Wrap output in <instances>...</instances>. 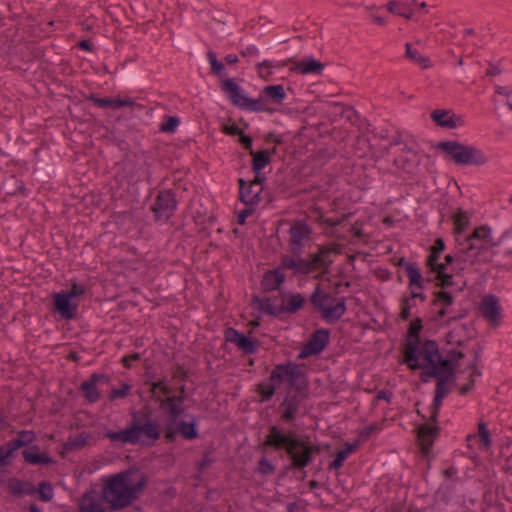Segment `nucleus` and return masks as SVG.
<instances>
[{
	"instance_id": "obj_59",
	"label": "nucleus",
	"mask_w": 512,
	"mask_h": 512,
	"mask_svg": "<svg viewBox=\"0 0 512 512\" xmlns=\"http://www.w3.org/2000/svg\"><path fill=\"white\" fill-rule=\"evenodd\" d=\"M258 469L262 474H272L275 470L273 464L266 458H262L258 463Z\"/></svg>"
},
{
	"instance_id": "obj_10",
	"label": "nucleus",
	"mask_w": 512,
	"mask_h": 512,
	"mask_svg": "<svg viewBox=\"0 0 512 512\" xmlns=\"http://www.w3.org/2000/svg\"><path fill=\"white\" fill-rule=\"evenodd\" d=\"M82 97L91 103H93L94 106L101 108V109H112V110H118L123 107H131L132 112L141 111L143 109H147L146 106L137 103L135 99L126 97L121 98L120 96L112 98V97H98V95L94 92L90 93H82Z\"/></svg>"
},
{
	"instance_id": "obj_5",
	"label": "nucleus",
	"mask_w": 512,
	"mask_h": 512,
	"mask_svg": "<svg viewBox=\"0 0 512 512\" xmlns=\"http://www.w3.org/2000/svg\"><path fill=\"white\" fill-rule=\"evenodd\" d=\"M436 148L443 152L446 158L459 166H484L489 157L476 146L463 144L456 140H443L437 143Z\"/></svg>"
},
{
	"instance_id": "obj_20",
	"label": "nucleus",
	"mask_w": 512,
	"mask_h": 512,
	"mask_svg": "<svg viewBox=\"0 0 512 512\" xmlns=\"http://www.w3.org/2000/svg\"><path fill=\"white\" fill-rule=\"evenodd\" d=\"M289 233L291 252L294 256H300L303 246L310 241L311 230L309 226H291Z\"/></svg>"
},
{
	"instance_id": "obj_26",
	"label": "nucleus",
	"mask_w": 512,
	"mask_h": 512,
	"mask_svg": "<svg viewBox=\"0 0 512 512\" xmlns=\"http://www.w3.org/2000/svg\"><path fill=\"white\" fill-rule=\"evenodd\" d=\"M325 64L316 60L313 57H307L297 62L293 67L290 68L291 72H297L302 75L308 74H321L324 70Z\"/></svg>"
},
{
	"instance_id": "obj_3",
	"label": "nucleus",
	"mask_w": 512,
	"mask_h": 512,
	"mask_svg": "<svg viewBox=\"0 0 512 512\" xmlns=\"http://www.w3.org/2000/svg\"><path fill=\"white\" fill-rule=\"evenodd\" d=\"M263 446L285 451L291 460L290 467L294 470H304L314 455L321 451L319 445L313 444L309 437H299L295 432L276 425L269 426Z\"/></svg>"
},
{
	"instance_id": "obj_30",
	"label": "nucleus",
	"mask_w": 512,
	"mask_h": 512,
	"mask_svg": "<svg viewBox=\"0 0 512 512\" xmlns=\"http://www.w3.org/2000/svg\"><path fill=\"white\" fill-rule=\"evenodd\" d=\"M284 280V275L278 269L270 270L264 274L261 286L265 292H271L278 289Z\"/></svg>"
},
{
	"instance_id": "obj_22",
	"label": "nucleus",
	"mask_w": 512,
	"mask_h": 512,
	"mask_svg": "<svg viewBox=\"0 0 512 512\" xmlns=\"http://www.w3.org/2000/svg\"><path fill=\"white\" fill-rule=\"evenodd\" d=\"M225 339L227 342L235 344L244 354L250 355L257 351L254 342L234 328H228L225 331Z\"/></svg>"
},
{
	"instance_id": "obj_43",
	"label": "nucleus",
	"mask_w": 512,
	"mask_h": 512,
	"mask_svg": "<svg viewBox=\"0 0 512 512\" xmlns=\"http://www.w3.org/2000/svg\"><path fill=\"white\" fill-rule=\"evenodd\" d=\"M180 124L177 116L165 115L163 121L159 125V131L164 133H174Z\"/></svg>"
},
{
	"instance_id": "obj_33",
	"label": "nucleus",
	"mask_w": 512,
	"mask_h": 512,
	"mask_svg": "<svg viewBox=\"0 0 512 512\" xmlns=\"http://www.w3.org/2000/svg\"><path fill=\"white\" fill-rule=\"evenodd\" d=\"M161 410L167 412V420L164 425V430H178L177 419L183 414L184 408H178L175 404L162 405L159 404Z\"/></svg>"
},
{
	"instance_id": "obj_48",
	"label": "nucleus",
	"mask_w": 512,
	"mask_h": 512,
	"mask_svg": "<svg viewBox=\"0 0 512 512\" xmlns=\"http://www.w3.org/2000/svg\"><path fill=\"white\" fill-rule=\"evenodd\" d=\"M439 257L440 254H433V252L430 251L429 256L426 260V265L432 272L441 273V270L446 269L445 264L438 262Z\"/></svg>"
},
{
	"instance_id": "obj_42",
	"label": "nucleus",
	"mask_w": 512,
	"mask_h": 512,
	"mask_svg": "<svg viewBox=\"0 0 512 512\" xmlns=\"http://www.w3.org/2000/svg\"><path fill=\"white\" fill-rule=\"evenodd\" d=\"M276 387H278L277 384H274L271 381L269 383L261 382L257 384L256 392L261 397L260 401L266 402L270 400L275 394Z\"/></svg>"
},
{
	"instance_id": "obj_56",
	"label": "nucleus",
	"mask_w": 512,
	"mask_h": 512,
	"mask_svg": "<svg viewBox=\"0 0 512 512\" xmlns=\"http://www.w3.org/2000/svg\"><path fill=\"white\" fill-rule=\"evenodd\" d=\"M444 271L445 270H441V273H437L436 276V278L439 280V286L443 289L450 287L453 284L452 274H447Z\"/></svg>"
},
{
	"instance_id": "obj_55",
	"label": "nucleus",
	"mask_w": 512,
	"mask_h": 512,
	"mask_svg": "<svg viewBox=\"0 0 512 512\" xmlns=\"http://www.w3.org/2000/svg\"><path fill=\"white\" fill-rule=\"evenodd\" d=\"M238 142L243 147V149L249 152V154L254 151L253 138L250 135L245 134V132L239 135Z\"/></svg>"
},
{
	"instance_id": "obj_60",
	"label": "nucleus",
	"mask_w": 512,
	"mask_h": 512,
	"mask_svg": "<svg viewBox=\"0 0 512 512\" xmlns=\"http://www.w3.org/2000/svg\"><path fill=\"white\" fill-rule=\"evenodd\" d=\"M442 400L443 399L438 398L436 396H434V398H433L432 411H431V415H430V420L432 422H437V418H438V415H439V410H440L441 405H442Z\"/></svg>"
},
{
	"instance_id": "obj_12",
	"label": "nucleus",
	"mask_w": 512,
	"mask_h": 512,
	"mask_svg": "<svg viewBox=\"0 0 512 512\" xmlns=\"http://www.w3.org/2000/svg\"><path fill=\"white\" fill-rule=\"evenodd\" d=\"M455 233L458 235L465 234V239L469 242V249L480 248L484 245H497L498 240L492 236L489 226H475L469 231L470 226H454Z\"/></svg>"
},
{
	"instance_id": "obj_53",
	"label": "nucleus",
	"mask_w": 512,
	"mask_h": 512,
	"mask_svg": "<svg viewBox=\"0 0 512 512\" xmlns=\"http://www.w3.org/2000/svg\"><path fill=\"white\" fill-rule=\"evenodd\" d=\"M130 389V385L123 383L119 389H112L110 391L109 399L113 401L118 398H124L128 395Z\"/></svg>"
},
{
	"instance_id": "obj_50",
	"label": "nucleus",
	"mask_w": 512,
	"mask_h": 512,
	"mask_svg": "<svg viewBox=\"0 0 512 512\" xmlns=\"http://www.w3.org/2000/svg\"><path fill=\"white\" fill-rule=\"evenodd\" d=\"M478 436L482 442V445L485 448H489L492 444L490 432L487 428V425L484 422H479L478 424Z\"/></svg>"
},
{
	"instance_id": "obj_11",
	"label": "nucleus",
	"mask_w": 512,
	"mask_h": 512,
	"mask_svg": "<svg viewBox=\"0 0 512 512\" xmlns=\"http://www.w3.org/2000/svg\"><path fill=\"white\" fill-rule=\"evenodd\" d=\"M155 221L169 220L177 209L176 193L172 189L160 190L151 207Z\"/></svg>"
},
{
	"instance_id": "obj_2",
	"label": "nucleus",
	"mask_w": 512,
	"mask_h": 512,
	"mask_svg": "<svg viewBox=\"0 0 512 512\" xmlns=\"http://www.w3.org/2000/svg\"><path fill=\"white\" fill-rule=\"evenodd\" d=\"M220 88L233 106L249 112H265L270 115L277 111L271 105H282L287 97L282 84L263 87L257 99L247 96L235 78L221 79Z\"/></svg>"
},
{
	"instance_id": "obj_32",
	"label": "nucleus",
	"mask_w": 512,
	"mask_h": 512,
	"mask_svg": "<svg viewBox=\"0 0 512 512\" xmlns=\"http://www.w3.org/2000/svg\"><path fill=\"white\" fill-rule=\"evenodd\" d=\"M405 57L422 69H428L433 66L430 58L420 54L419 51L413 48L412 44L409 42L405 44Z\"/></svg>"
},
{
	"instance_id": "obj_38",
	"label": "nucleus",
	"mask_w": 512,
	"mask_h": 512,
	"mask_svg": "<svg viewBox=\"0 0 512 512\" xmlns=\"http://www.w3.org/2000/svg\"><path fill=\"white\" fill-rule=\"evenodd\" d=\"M405 271L409 278V288L417 287L422 290L424 286L419 268L412 263H407L405 265Z\"/></svg>"
},
{
	"instance_id": "obj_4",
	"label": "nucleus",
	"mask_w": 512,
	"mask_h": 512,
	"mask_svg": "<svg viewBox=\"0 0 512 512\" xmlns=\"http://www.w3.org/2000/svg\"><path fill=\"white\" fill-rule=\"evenodd\" d=\"M161 436V426L153 419L144 423L133 421L131 425L121 431H109L106 437L112 442L142 446L154 445Z\"/></svg>"
},
{
	"instance_id": "obj_27",
	"label": "nucleus",
	"mask_w": 512,
	"mask_h": 512,
	"mask_svg": "<svg viewBox=\"0 0 512 512\" xmlns=\"http://www.w3.org/2000/svg\"><path fill=\"white\" fill-rule=\"evenodd\" d=\"M332 252H336V249L322 248L318 253L312 255L311 260L306 261V264L309 265V273L315 269H324L326 271L332 263L330 259Z\"/></svg>"
},
{
	"instance_id": "obj_25",
	"label": "nucleus",
	"mask_w": 512,
	"mask_h": 512,
	"mask_svg": "<svg viewBox=\"0 0 512 512\" xmlns=\"http://www.w3.org/2000/svg\"><path fill=\"white\" fill-rule=\"evenodd\" d=\"M301 398L296 394H287L283 402L280 404L282 412L281 419L285 423H291L296 419L299 410Z\"/></svg>"
},
{
	"instance_id": "obj_54",
	"label": "nucleus",
	"mask_w": 512,
	"mask_h": 512,
	"mask_svg": "<svg viewBox=\"0 0 512 512\" xmlns=\"http://www.w3.org/2000/svg\"><path fill=\"white\" fill-rule=\"evenodd\" d=\"M348 456L342 450L337 451L335 459L329 464V470H337L343 466L344 461Z\"/></svg>"
},
{
	"instance_id": "obj_52",
	"label": "nucleus",
	"mask_w": 512,
	"mask_h": 512,
	"mask_svg": "<svg viewBox=\"0 0 512 512\" xmlns=\"http://www.w3.org/2000/svg\"><path fill=\"white\" fill-rule=\"evenodd\" d=\"M38 492L40 499L45 502L50 501L54 495L52 486L47 482H41L39 484Z\"/></svg>"
},
{
	"instance_id": "obj_57",
	"label": "nucleus",
	"mask_w": 512,
	"mask_h": 512,
	"mask_svg": "<svg viewBox=\"0 0 512 512\" xmlns=\"http://www.w3.org/2000/svg\"><path fill=\"white\" fill-rule=\"evenodd\" d=\"M17 438H19V440H21V442L24 444V446H27L35 441L36 435L33 431L22 430L18 433Z\"/></svg>"
},
{
	"instance_id": "obj_28",
	"label": "nucleus",
	"mask_w": 512,
	"mask_h": 512,
	"mask_svg": "<svg viewBox=\"0 0 512 512\" xmlns=\"http://www.w3.org/2000/svg\"><path fill=\"white\" fill-rule=\"evenodd\" d=\"M24 460L32 465H49L53 462V459L46 453H39V447L37 445L30 446L23 452Z\"/></svg>"
},
{
	"instance_id": "obj_15",
	"label": "nucleus",
	"mask_w": 512,
	"mask_h": 512,
	"mask_svg": "<svg viewBox=\"0 0 512 512\" xmlns=\"http://www.w3.org/2000/svg\"><path fill=\"white\" fill-rule=\"evenodd\" d=\"M479 311L481 316L492 326L497 327L501 323V306L499 299L492 294L482 297Z\"/></svg>"
},
{
	"instance_id": "obj_49",
	"label": "nucleus",
	"mask_w": 512,
	"mask_h": 512,
	"mask_svg": "<svg viewBox=\"0 0 512 512\" xmlns=\"http://www.w3.org/2000/svg\"><path fill=\"white\" fill-rule=\"evenodd\" d=\"M194 224L200 225V224H211L216 220V217L213 213L207 214L206 211L202 212L201 210H196L195 214L193 215Z\"/></svg>"
},
{
	"instance_id": "obj_61",
	"label": "nucleus",
	"mask_w": 512,
	"mask_h": 512,
	"mask_svg": "<svg viewBox=\"0 0 512 512\" xmlns=\"http://www.w3.org/2000/svg\"><path fill=\"white\" fill-rule=\"evenodd\" d=\"M77 47L83 51L86 52H94L95 51V45L90 39H81L77 43Z\"/></svg>"
},
{
	"instance_id": "obj_35",
	"label": "nucleus",
	"mask_w": 512,
	"mask_h": 512,
	"mask_svg": "<svg viewBox=\"0 0 512 512\" xmlns=\"http://www.w3.org/2000/svg\"><path fill=\"white\" fill-rule=\"evenodd\" d=\"M251 159V169L254 174H259V171H262L267 165L271 163V159H269V153L266 150H258L250 153Z\"/></svg>"
},
{
	"instance_id": "obj_1",
	"label": "nucleus",
	"mask_w": 512,
	"mask_h": 512,
	"mask_svg": "<svg viewBox=\"0 0 512 512\" xmlns=\"http://www.w3.org/2000/svg\"><path fill=\"white\" fill-rule=\"evenodd\" d=\"M147 485V478L134 471L111 476L102 490H86L77 501L78 512H114L130 506Z\"/></svg>"
},
{
	"instance_id": "obj_16",
	"label": "nucleus",
	"mask_w": 512,
	"mask_h": 512,
	"mask_svg": "<svg viewBox=\"0 0 512 512\" xmlns=\"http://www.w3.org/2000/svg\"><path fill=\"white\" fill-rule=\"evenodd\" d=\"M329 342V331L327 329L316 330L302 347L298 359H305L312 355L321 353Z\"/></svg>"
},
{
	"instance_id": "obj_8",
	"label": "nucleus",
	"mask_w": 512,
	"mask_h": 512,
	"mask_svg": "<svg viewBox=\"0 0 512 512\" xmlns=\"http://www.w3.org/2000/svg\"><path fill=\"white\" fill-rule=\"evenodd\" d=\"M269 381L277 384V386L287 382L298 392L304 390L308 384L303 371L293 362L276 365L271 371Z\"/></svg>"
},
{
	"instance_id": "obj_6",
	"label": "nucleus",
	"mask_w": 512,
	"mask_h": 512,
	"mask_svg": "<svg viewBox=\"0 0 512 512\" xmlns=\"http://www.w3.org/2000/svg\"><path fill=\"white\" fill-rule=\"evenodd\" d=\"M423 355L427 362L426 366H421V381L428 382L430 378L440 379L445 374H454V365L451 361L444 360L438 351V345L433 340H426L423 344Z\"/></svg>"
},
{
	"instance_id": "obj_37",
	"label": "nucleus",
	"mask_w": 512,
	"mask_h": 512,
	"mask_svg": "<svg viewBox=\"0 0 512 512\" xmlns=\"http://www.w3.org/2000/svg\"><path fill=\"white\" fill-rule=\"evenodd\" d=\"M385 8L392 14L403 17L407 20H411L413 17V11L409 6L398 0H391L385 4Z\"/></svg>"
},
{
	"instance_id": "obj_14",
	"label": "nucleus",
	"mask_w": 512,
	"mask_h": 512,
	"mask_svg": "<svg viewBox=\"0 0 512 512\" xmlns=\"http://www.w3.org/2000/svg\"><path fill=\"white\" fill-rule=\"evenodd\" d=\"M453 303L454 297L450 292L437 291L434 293L433 304L439 307L438 318L442 319L447 317V325L451 324L453 321L462 319L466 316V312L464 310L459 311L457 314H454L453 311L450 309Z\"/></svg>"
},
{
	"instance_id": "obj_21",
	"label": "nucleus",
	"mask_w": 512,
	"mask_h": 512,
	"mask_svg": "<svg viewBox=\"0 0 512 512\" xmlns=\"http://www.w3.org/2000/svg\"><path fill=\"white\" fill-rule=\"evenodd\" d=\"M53 300L55 310L63 319L71 320L75 317L78 303L73 302L68 295L59 292L54 294Z\"/></svg>"
},
{
	"instance_id": "obj_51",
	"label": "nucleus",
	"mask_w": 512,
	"mask_h": 512,
	"mask_svg": "<svg viewBox=\"0 0 512 512\" xmlns=\"http://www.w3.org/2000/svg\"><path fill=\"white\" fill-rule=\"evenodd\" d=\"M61 293L68 295L71 299L74 300L75 298H78L86 293V287L76 282H72L71 288L66 291H61Z\"/></svg>"
},
{
	"instance_id": "obj_58",
	"label": "nucleus",
	"mask_w": 512,
	"mask_h": 512,
	"mask_svg": "<svg viewBox=\"0 0 512 512\" xmlns=\"http://www.w3.org/2000/svg\"><path fill=\"white\" fill-rule=\"evenodd\" d=\"M265 143H274L275 146L284 144V136L283 134H276L273 131L268 132L264 136Z\"/></svg>"
},
{
	"instance_id": "obj_44",
	"label": "nucleus",
	"mask_w": 512,
	"mask_h": 512,
	"mask_svg": "<svg viewBox=\"0 0 512 512\" xmlns=\"http://www.w3.org/2000/svg\"><path fill=\"white\" fill-rule=\"evenodd\" d=\"M407 218V215L399 207H394L382 219V224H399Z\"/></svg>"
},
{
	"instance_id": "obj_9",
	"label": "nucleus",
	"mask_w": 512,
	"mask_h": 512,
	"mask_svg": "<svg viewBox=\"0 0 512 512\" xmlns=\"http://www.w3.org/2000/svg\"><path fill=\"white\" fill-rule=\"evenodd\" d=\"M422 328L423 325L421 318H417L414 321H412L407 333V340L404 344V363L411 370H416L420 368V363L418 361L423 352V349H419L420 332Z\"/></svg>"
},
{
	"instance_id": "obj_41",
	"label": "nucleus",
	"mask_w": 512,
	"mask_h": 512,
	"mask_svg": "<svg viewBox=\"0 0 512 512\" xmlns=\"http://www.w3.org/2000/svg\"><path fill=\"white\" fill-rule=\"evenodd\" d=\"M274 68V61L272 60H264L255 65V70L259 78L264 81H270L272 79Z\"/></svg>"
},
{
	"instance_id": "obj_36",
	"label": "nucleus",
	"mask_w": 512,
	"mask_h": 512,
	"mask_svg": "<svg viewBox=\"0 0 512 512\" xmlns=\"http://www.w3.org/2000/svg\"><path fill=\"white\" fill-rule=\"evenodd\" d=\"M312 214L314 218L318 221V224H342L344 221H346L349 216H351V213L342 212L339 214V216L334 217H325L324 212L321 208L316 207L313 209Z\"/></svg>"
},
{
	"instance_id": "obj_40",
	"label": "nucleus",
	"mask_w": 512,
	"mask_h": 512,
	"mask_svg": "<svg viewBox=\"0 0 512 512\" xmlns=\"http://www.w3.org/2000/svg\"><path fill=\"white\" fill-rule=\"evenodd\" d=\"M197 422L193 417L191 422L180 421L178 424V432L179 434L188 440H192L198 437V431L196 428Z\"/></svg>"
},
{
	"instance_id": "obj_23",
	"label": "nucleus",
	"mask_w": 512,
	"mask_h": 512,
	"mask_svg": "<svg viewBox=\"0 0 512 512\" xmlns=\"http://www.w3.org/2000/svg\"><path fill=\"white\" fill-rule=\"evenodd\" d=\"M100 380L108 381V377L104 374L99 375L97 373H93L90 378L87 381H84L80 386V390L89 403H95L100 400L101 394L97 388V383Z\"/></svg>"
},
{
	"instance_id": "obj_18",
	"label": "nucleus",
	"mask_w": 512,
	"mask_h": 512,
	"mask_svg": "<svg viewBox=\"0 0 512 512\" xmlns=\"http://www.w3.org/2000/svg\"><path fill=\"white\" fill-rule=\"evenodd\" d=\"M0 190L5 196L11 197H27L30 193V189L26 187L25 182L15 174L8 175L4 178Z\"/></svg>"
},
{
	"instance_id": "obj_39",
	"label": "nucleus",
	"mask_w": 512,
	"mask_h": 512,
	"mask_svg": "<svg viewBox=\"0 0 512 512\" xmlns=\"http://www.w3.org/2000/svg\"><path fill=\"white\" fill-rule=\"evenodd\" d=\"M208 63L210 65V71L213 75L222 78L226 76V69L223 62L217 59L216 53L212 50H209L206 54Z\"/></svg>"
},
{
	"instance_id": "obj_19",
	"label": "nucleus",
	"mask_w": 512,
	"mask_h": 512,
	"mask_svg": "<svg viewBox=\"0 0 512 512\" xmlns=\"http://www.w3.org/2000/svg\"><path fill=\"white\" fill-rule=\"evenodd\" d=\"M438 434L439 427L437 422H432L430 419L427 423L418 427L417 437L424 454H428L430 452L434 438L437 437Z\"/></svg>"
},
{
	"instance_id": "obj_63",
	"label": "nucleus",
	"mask_w": 512,
	"mask_h": 512,
	"mask_svg": "<svg viewBox=\"0 0 512 512\" xmlns=\"http://www.w3.org/2000/svg\"><path fill=\"white\" fill-rule=\"evenodd\" d=\"M23 485L24 483L20 480H11L9 482V489L13 494H22L25 492Z\"/></svg>"
},
{
	"instance_id": "obj_31",
	"label": "nucleus",
	"mask_w": 512,
	"mask_h": 512,
	"mask_svg": "<svg viewBox=\"0 0 512 512\" xmlns=\"http://www.w3.org/2000/svg\"><path fill=\"white\" fill-rule=\"evenodd\" d=\"M253 303L257 304L259 310L268 315L277 316L282 313L281 302L279 301V299H260L258 297H254Z\"/></svg>"
},
{
	"instance_id": "obj_34",
	"label": "nucleus",
	"mask_w": 512,
	"mask_h": 512,
	"mask_svg": "<svg viewBox=\"0 0 512 512\" xmlns=\"http://www.w3.org/2000/svg\"><path fill=\"white\" fill-rule=\"evenodd\" d=\"M282 267L285 269L293 270L298 274H308L309 265L306 264V260L294 259L289 255H284L281 259Z\"/></svg>"
},
{
	"instance_id": "obj_17",
	"label": "nucleus",
	"mask_w": 512,
	"mask_h": 512,
	"mask_svg": "<svg viewBox=\"0 0 512 512\" xmlns=\"http://www.w3.org/2000/svg\"><path fill=\"white\" fill-rule=\"evenodd\" d=\"M430 118L437 126L446 129L464 125L462 116L456 115L452 110L435 109L431 112Z\"/></svg>"
},
{
	"instance_id": "obj_46",
	"label": "nucleus",
	"mask_w": 512,
	"mask_h": 512,
	"mask_svg": "<svg viewBox=\"0 0 512 512\" xmlns=\"http://www.w3.org/2000/svg\"><path fill=\"white\" fill-rule=\"evenodd\" d=\"M452 375L453 374H445V376H442L440 379L437 380L434 396L441 399L447 396V394L449 393V390L447 388V381Z\"/></svg>"
},
{
	"instance_id": "obj_62",
	"label": "nucleus",
	"mask_w": 512,
	"mask_h": 512,
	"mask_svg": "<svg viewBox=\"0 0 512 512\" xmlns=\"http://www.w3.org/2000/svg\"><path fill=\"white\" fill-rule=\"evenodd\" d=\"M172 375H173V378L174 379H178V380H185L187 379L188 377V373L187 371L183 368V366L177 364L173 371H172Z\"/></svg>"
},
{
	"instance_id": "obj_64",
	"label": "nucleus",
	"mask_w": 512,
	"mask_h": 512,
	"mask_svg": "<svg viewBox=\"0 0 512 512\" xmlns=\"http://www.w3.org/2000/svg\"><path fill=\"white\" fill-rule=\"evenodd\" d=\"M464 357V353L461 351L451 350L448 352V358H443L444 360L451 361V364L456 367L457 362Z\"/></svg>"
},
{
	"instance_id": "obj_45",
	"label": "nucleus",
	"mask_w": 512,
	"mask_h": 512,
	"mask_svg": "<svg viewBox=\"0 0 512 512\" xmlns=\"http://www.w3.org/2000/svg\"><path fill=\"white\" fill-rule=\"evenodd\" d=\"M472 213L462 208H456L451 213L452 224H470Z\"/></svg>"
},
{
	"instance_id": "obj_24",
	"label": "nucleus",
	"mask_w": 512,
	"mask_h": 512,
	"mask_svg": "<svg viewBox=\"0 0 512 512\" xmlns=\"http://www.w3.org/2000/svg\"><path fill=\"white\" fill-rule=\"evenodd\" d=\"M239 184V198L245 204L253 207L257 205L260 201V194L262 192V188L254 187L253 184L245 181L243 178L238 179Z\"/></svg>"
},
{
	"instance_id": "obj_13",
	"label": "nucleus",
	"mask_w": 512,
	"mask_h": 512,
	"mask_svg": "<svg viewBox=\"0 0 512 512\" xmlns=\"http://www.w3.org/2000/svg\"><path fill=\"white\" fill-rule=\"evenodd\" d=\"M157 389H159L160 393L165 395L166 397L163 398L161 396H155L156 402H158L159 404H162V405H171V403H172V404H175L176 406H178V408H184L183 403L186 398V386L185 385H181L178 388V392H179L178 395H172V396L170 395L172 392V388L166 384L165 380H159V381L151 383L150 392L155 394Z\"/></svg>"
},
{
	"instance_id": "obj_7",
	"label": "nucleus",
	"mask_w": 512,
	"mask_h": 512,
	"mask_svg": "<svg viewBox=\"0 0 512 512\" xmlns=\"http://www.w3.org/2000/svg\"><path fill=\"white\" fill-rule=\"evenodd\" d=\"M310 301L316 309L322 312L323 318L329 322H336L346 312V299L340 298L336 301L331 295L324 293L319 284L315 287Z\"/></svg>"
},
{
	"instance_id": "obj_29",
	"label": "nucleus",
	"mask_w": 512,
	"mask_h": 512,
	"mask_svg": "<svg viewBox=\"0 0 512 512\" xmlns=\"http://www.w3.org/2000/svg\"><path fill=\"white\" fill-rule=\"evenodd\" d=\"M281 302L282 313H295L300 310L304 303L305 299L301 294H288L279 298Z\"/></svg>"
},
{
	"instance_id": "obj_47",
	"label": "nucleus",
	"mask_w": 512,
	"mask_h": 512,
	"mask_svg": "<svg viewBox=\"0 0 512 512\" xmlns=\"http://www.w3.org/2000/svg\"><path fill=\"white\" fill-rule=\"evenodd\" d=\"M221 131L228 136H239L244 132V130L234 122L232 118L228 119V123L222 125Z\"/></svg>"
}]
</instances>
